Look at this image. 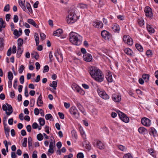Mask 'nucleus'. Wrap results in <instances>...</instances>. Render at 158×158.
Here are the masks:
<instances>
[{
	"label": "nucleus",
	"instance_id": "5fc2aeb1",
	"mask_svg": "<svg viewBox=\"0 0 158 158\" xmlns=\"http://www.w3.org/2000/svg\"><path fill=\"white\" fill-rule=\"evenodd\" d=\"M52 116L51 114H48L46 115L45 116V119L47 120L51 118H52Z\"/></svg>",
	"mask_w": 158,
	"mask_h": 158
},
{
	"label": "nucleus",
	"instance_id": "f03ea898",
	"mask_svg": "<svg viewBox=\"0 0 158 158\" xmlns=\"http://www.w3.org/2000/svg\"><path fill=\"white\" fill-rule=\"evenodd\" d=\"M70 41L76 45H80L82 42V38L77 33L72 32L69 34Z\"/></svg>",
	"mask_w": 158,
	"mask_h": 158
},
{
	"label": "nucleus",
	"instance_id": "09e8293b",
	"mask_svg": "<svg viewBox=\"0 0 158 158\" xmlns=\"http://www.w3.org/2000/svg\"><path fill=\"white\" fill-rule=\"evenodd\" d=\"M24 68H25L24 66L23 65H21L20 66V67L19 69V73L20 74L22 73L23 70H24Z\"/></svg>",
	"mask_w": 158,
	"mask_h": 158
},
{
	"label": "nucleus",
	"instance_id": "6e6d98bb",
	"mask_svg": "<svg viewBox=\"0 0 158 158\" xmlns=\"http://www.w3.org/2000/svg\"><path fill=\"white\" fill-rule=\"evenodd\" d=\"M77 92L78 93L81 95H84L85 93V91L81 88L79 89Z\"/></svg>",
	"mask_w": 158,
	"mask_h": 158
},
{
	"label": "nucleus",
	"instance_id": "9b49d317",
	"mask_svg": "<svg viewBox=\"0 0 158 158\" xmlns=\"http://www.w3.org/2000/svg\"><path fill=\"white\" fill-rule=\"evenodd\" d=\"M93 145L94 146H96L98 148L101 150L104 149L105 147L104 144L100 140H98L97 141L96 143H94Z\"/></svg>",
	"mask_w": 158,
	"mask_h": 158
},
{
	"label": "nucleus",
	"instance_id": "6ab92c4d",
	"mask_svg": "<svg viewBox=\"0 0 158 158\" xmlns=\"http://www.w3.org/2000/svg\"><path fill=\"white\" fill-rule=\"evenodd\" d=\"M63 33V31L62 29H58L56 31H54L53 35L55 36H60Z\"/></svg>",
	"mask_w": 158,
	"mask_h": 158
},
{
	"label": "nucleus",
	"instance_id": "e2e57ef3",
	"mask_svg": "<svg viewBox=\"0 0 158 158\" xmlns=\"http://www.w3.org/2000/svg\"><path fill=\"white\" fill-rule=\"evenodd\" d=\"M37 152L36 151H34L32 155V158H37Z\"/></svg>",
	"mask_w": 158,
	"mask_h": 158
},
{
	"label": "nucleus",
	"instance_id": "774afa93",
	"mask_svg": "<svg viewBox=\"0 0 158 158\" xmlns=\"http://www.w3.org/2000/svg\"><path fill=\"white\" fill-rule=\"evenodd\" d=\"M32 127L33 129H37L38 127V125L35 122L32 124Z\"/></svg>",
	"mask_w": 158,
	"mask_h": 158
},
{
	"label": "nucleus",
	"instance_id": "72a5a7b5",
	"mask_svg": "<svg viewBox=\"0 0 158 158\" xmlns=\"http://www.w3.org/2000/svg\"><path fill=\"white\" fill-rule=\"evenodd\" d=\"M61 54V52L59 51L57 49L56 51L54 53V55L56 57L57 60H59V56L60 54Z\"/></svg>",
	"mask_w": 158,
	"mask_h": 158
},
{
	"label": "nucleus",
	"instance_id": "338daca9",
	"mask_svg": "<svg viewBox=\"0 0 158 158\" xmlns=\"http://www.w3.org/2000/svg\"><path fill=\"white\" fill-rule=\"evenodd\" d=\"M10 17V15L9 14H8L6 15V19L7 21H9Z\"/></svg>",
	"mask_w": 158,
	"mask_h": 158
},
{
	"label": "nucleus",
	"instance_id": "bf43d9fd",
	"mask_svg": "<svg viewBox=\"0 0 158 158\" xmlns=\"http://www.w3.org/2000/svg\"><path fill=\"white\" fill-rule=\"evenodd\" d=\"M58 114L59 115L60 118L61 119H64V114L61 112H58Z\"/></svg>",
	"mask_w": 158,
	"mask_h": 158
},
{
	"label": "nucleus",
	"instance_id": "4c0bfd02",
	"mask_svg": "<svg viewBox=\"0 0 158 158\" xmlns=\"http://www.w3.org/2000/svg\"><path fill=\"white\" fill-rule=\"evenodd\" d=\"M39 121L41 126H43L44 125L45 121L44 118H40L39 119Z\"/></svg>",
	"mask_w": 158,
	"mask_h": 158
},
{
	"label": "nucleus",
	"instance_id": "6e6552de",
	"mask_svg": "<svg viewBox=\"0 0 158 158\" xmlns=\"http://www.w3.org/2000/svg\"><path fill=\"white\" fill-rule=\"evenodd\" d=\"M141 122L143 125L147 127H149L151 124V120L145 117L141 119Z\"/></svg>",
	"mask_w": 158,
	"mask_h": 158
},
{
	"label": "nucleus",
	"instance_id": "f3484780",
	"mask_svg": "<svg viewBox=\"0 0 158 158\" xmlns=\"http://www.w3.org/2000/svg\"><path fill=\"white\" fill-rule=\"evenodd\" d=\"M106 78L108 81L109 82H111L113 81L112 74L111 73L108 71L106 76Z\"/></svg>",
	"mask_w": 158,
	"mask_h": 158
},
{
	"label": "nucleus",
	"instance_id": "412c9836",
	"mask_svg": "<svg viewBox=\"0 0 158 158\" xmlns=\"http://www.w3.org/2000/svg\"><path fill=\"white\" fill-rule=\"evenodd\" d=\"M138 131L140 134H145L148 132L147 130L144 127H141L139 128Z\"/></svg>",
	"mask_w": 158,
	"mask_h": 158
},
{
	"label": "nucleus",
	"instance_id": "a211bd4d",
	"mask_svg": "<svg viewBox=\"0 0 158 158\" xmlns=\"http://www.w3.org/2000/svg\"><path fill=\"white\" fill-rule=\"evenodd\" d=\"M25 0H19V4L21 8L24 11L26 10V7L24 5Z\"/></svg>",
	"mask_w": 158,
	"mask_h": 158
},
{
	"label": "nucleus",
	"instance_id": "a18cd8bd",
	"mask_svg": "<svg viewBox=\"0 0 158 158\" xmlns=\"http://www.w3.org/2000/svg\"><path fill=\"white\" fill-rule=\"evenodd\" d=\"M152 52L150 50H147L146 52V54L148 57H151L152 55Z\"/></svg>",
	"mask_w": 158,
	"mask_h": 158
},
{
	"label": "nucleus",
	"instance_id": "5701e85b",
	"mask_svg": "<svg viewBox=\"0 0 158 158\" xmlns=\"http://www.w3.org/2000/svg\"><path fill=\"white\" fill-rule=\"evenodd\" d=\"M124 52L127 55L131 56H132V53L133 52L131 49L129 48H127L124 50Z\"/></svg>",
	"mask_w": 158,
	"mask_h": 158
},
{
	"label": "nucleus",
	"instance_id": "1a4fd4ad",
	"mask_svg": "<svg viewBox=\"0 0 158 158\" xmlns=\"http://www.w3.org/2000/svg\"><path fill=\"white\" fill-rule=\"evenodd\" d=\"M97 90L99 95L102 98L105 100L109 99V96L106 94L105 92L101 91L99 89H98Z\"/></svg>",
	"mask_w": 158,
	"mask_h": 158
},
{
	"label": "nucleus",
	"instance_id": "cd10ccee",
	"mask_svg": "<svg viewBox=\"0 0 158 158\" xmlns=\"http://www.w3.org/2000/svg\"><path fill=\"white\" fill-rule=\"evenodd\" d=\"M31 56L32 57H34L36 60H38L39 58V56L38 53L35 52L31 53Z\"/></svg>",
	"mask_w": 158,
	"mask_h": 158
},
{
	"label": "nucleus",
	"instance_id": "a19ab883",
	"mask_svg": "<svg viewBox=\"0 0 158 158\" xmlns=\"http://www.w3.org/2000/svg\"><path fill=\"white\" fill-rule=\"evenodd\" d=\"M37 139L39 141H41L43 139V137L42 134L40 133L38 134L37 136Z\"/></svg>",
	"mask_w": 158,
	"mask_h": 158
},
{
	"label": "nucleus",
	"instance_id": "e433bc0d",
	"mask_svg": "<svg viewBox=\"0 0 158 158\" xmlns=\"http://www.w3.org/2000/svg\"><path fill=\"white\" fill-rule=\"evenodd\" d=\"M27 4H26V7L27 9L28 10L29 12L31 13H32V10L31 9V5L29 3L26 2Z\"/></svg>",
	"mask_w": 158,
	"mask_h": 158
},
{
	"label": "nucleus",
	"instance_id": "8fccbe9b",
	"mask_svg": "<svg viewBox=\"0 0 158 158\" xmlns=\"http://www.w3.org/2000/svg\"><path fill=\"white\" fill-rule=\"evenodd\" d=\"M10 10V5L9 4H7L4 7L3 10L4 11L7 12Z\"/></svg>",
	"mask_w": 158,
	"mask_h": 158
},
{
	"label": "nucleus",
	"instance_id": "79ce46f5",
	"mask_svg": "<svg viewBox=\"0 0 158 158\" xmlns=\"http://www.w3.org/2000/svg\"><path fill=\"white\" fill-rule=\"evenodd\" d=\"M14 35L17 36V38L19 37L21 35V34H19L17 29H15L14 30L13 32Z\"/></svg>",
	"mask_w": 158,
	"mask_h": 158
},
{
	"label": "nucleus",
	"instance_id": "a878e982",
	"mask_svg": "<svg viewBox=\"0 0 158 158\" xmlns=\"http://www.w3.org/2000/svg\"><path fill=\"white\" fill-rule=\"evenodd\" d=\"M147 28L148 31L150 33H154L155 31L153 28L150 25L147 24Z\"/></svg>",
	"mask_w": 158,
	"mask_h": 158
},
{
	"label": "nucleus",
	"instance_id": "0e129e2a",
	"mask_svg": "<svg viewBox=\"0 0 158 158\" xmlns=\"http://www.w3.org/2000/svg\"><path fill=\"white\" fill-rule=\"evenodd\" d=\"M40 37L42 40H44L46 38L45 35L43 33H40Z\"/></svg>",
	"mask_w": 158,
	"mask_h": 158
},
{
	"label": "nucleus",
	"instance_id": "49530a36",
	"mask_svg": "<svg viewBox=\"0 0 158 158\" xmlns=\"http://www.w3.org/2000/svg\"><path fill=\"white\" fill-rule=\"evenodd\" d=\"M123 158H133V157L130 153H128L125 154L123 156Z\"/></svg>",
	"mask_w": 158,
	"mask_h": 158
},
{
	"label": "nucleus",
	"instance_id": "423d86ee",
	"mask_svg": "<svg viewBox=\"0 0 158 158\" xmlns=\"http://www.w3.org/2000/svg\"><path fill=\"white\" fill-rule=\"evenodd\" d=\"M101 35L102 37L106 40H109L111 38V34L106 30L102 31L101 32Z\"/></svg>",
	"mask_w": 158,
	"mask_h": 158
},
{
	"label": "nucleus",
	"instance_id": "473e14b6",
	"mask_svg": "<svg viewBox=\"0 0 158 158\" xmlns=\"http://www.w3.org/2000/svg\"><path fill=\"white\" fill-rule=\"evenodd\" d=\"M72 87L73 90L76 91L77 92L80 88V87L77 85L75 84L73 85Z\"/></svg>",
	"mask_w": 158,
	"mask_h": 158
},
{
	"label": "nucleus",
	"instance_id": "f257e3e1",
	"mask_svg": "<svg viewBox=\"0 0 158 158\" xmlns=\"http://www.w3.org/2000/svg\"><path fill=\"white\" fill-rule=\"evenodd\" d=\"M91 77L97 81L101 82L104 80V76L102 72L96 67H92L89 70Z\"/></svg>",
	"mask_w": 158,
	"mask_h": 158
},
{
	"label": "nucleus",
	"instance_id": "7ed1b4c3",
	"mask_svg": "<svg viewBox=\"0 0 158 158\" xmlns=\"http://www.w3.org/2000/svg\"><path fill=\"white\" fill-rule=\"evenodd\" d=\"M77 19V17L73 10H70L68 12V16L66 18V20L68 23H73Z\"/></svg>",
	"mask_w": 158,
	"mask_h": 158
},
{
	"label": "nucleus",
	"instance_id": "37998d69",
	"mask_svg": "<svg viewBox=\"0 0 158 158\" xmlns=\"http://www.w3.org/2000/svg\"><path fill=\"white\" fill-rule=\"evenodd\" d=\"M23 52V49L17 50V56L18 58H19Z\"/></svg>",
	"mask_w": 158,
	"mask_h": 158
},
{
	"label": "nucleus",
	"instance_id": "2f4dec72",
	"mask_svg": "<svg viewBox=\"0 0 158 158\" xmlns=\"http://www.w3.org/2000/svg\"><path fill=\"white\" fill-rule=\"evenodd\" d=\"M34 36L36 45V46H37L39 43V38L38 34L37 33H35V34Z\"/></svg>",
	"mask_w": 158,
	"mask_h": 158
},
{
	"label": "nucleus",
	"instance_id": "ea45409f",
	"mask_svg": "<svg viewBox=\"0 0 158 158\" xmlns=\"http://www.w3.org/2000/svg\"><path fill=\"white\" fill-rule=\"evenodd\" d=\"M7 138H8L9 136V133L10 132V129L8 128H5L4 129Z\"/></svg>",
	"mask_w": 158,
	"mask_h": 158
},
{
	"label": "nucleus",
	"instance_id": "4be33fe9",
	"mask_svg": "<svg viewBox=\"0 0 158 158\" xmlns=\"http://www.w3.org/2000/svg\"><path fill=\"white\" fill-rule=\"evenodd\" d=\"M27 22L29 23L35 27L38 28V26L33 19H28Z\"/></svg>",
	"mask_w": 158,
	"mask_h": 158
},
{
	"label": "nucleus",
	"instance_id": "b1692460",
	"mask_svg": "<svg viewBox=\"0 0 158 158\" xmlns=\"http://www.w3.org/2000/svg\"><path fill=\"white\" fill-rule=\"evenodd\" d=\"M112 29L113 30L114 32H118L120 30V27L117 24H115L113 25L112 27Z\"/></svg>",
	"mask_w": 158,
	"mask_h": 158
},
{
	"label": "nucleus",
	"instance_id": "4d7b16f0",
	"mask_svg": "<svg viewBox=\"0 0 158 158\" xmlns=\"http://www.w3.org/2000/svg\"><path fill=\"white\" fill-rule=\"evenodd\" d=\"M19 81L20 83L21 84H23L24 82V77L23 75H22L20 76L19 79Z\"/></svg>",
	"mask_w": 158,
	"mask_h": 158
},
{
	"label": "nucleus",
	"instance_id": "f704fd0d",
	"mask_svg": "<svg viewBox=\"0 0 158 158\" xmlns=\"http://www.w3.org/2000/svg\"><path fill=\"white\" fill-rule=\"evenodd\" d=\"M118 148L119 150L124 152L126 151L127 150L126 147L121 145H119L118 146Z\"/></svg>",
	"mask_w": 158,
	"mask_h": 158
},
{
	"label": "nucleus",
	"instance_id": "69168bd1",
	"mask_svg": "<svg viewBox=\"0 0 158 158\" xmlns=\"http://www.w3.org/2000/svg\"><path fill=\"white\" fill-rule=\"evenodd\" d=\"M2 108L4 111H6V112H7V111L8 110L7 107L6 105L4 104L2 105Z\"/></svg>",
	"mask_w": 158,
	"mask_h": 158
},
{
	"label": "nucleus",
	"instance_id": "ddd939ff",
	"mask_svg": "<svg viewBox=\"0 0 158 158\" xmlns=\"http://www.w3.org/2000/svg\"><path fill=\"white\" fill-rule=\"evenodd\" d=\"M84 60L87 62L91 61L92 60V56L91 55L88 53L84 54L83 56Z\"/></svg>",
	"mask_w": 158,
	"mask_h": 158
},
{
	"label": "nucleus",
	"instance_id": "c85d7f7f",
	"mask_svg": "<svg viewBox=\"0 0 158 158\" xmlns=\"http://www.w3.org/2000/svg\"><path fill=\"white\" fill-rule=\"evenodd\" d=\"M4 45V41L3 38H0V50L2 51Z\"/></svg>",
	"mask_w": 158,
	"mask_h": 158
},
{
	"label": "nucleus",
	"instance_id": "393cba45",
	"mask_svg": "<svg viewBox=\"0 0 158 158\" xmlns=\"http://www.w3.org/2000/svg\"><path fill=\"white\" fill-rule=\"evenodd\" d=\"M149 132L150 135L154 136L156 135L157 131L154 128L151 127L149 129Z\"/></svg>",
	"mask_w": 158,
	"mask_h": 158
},
{
	"label": "nucleus",
	"instance_id": "864d4df0",
	"mask_svg": "<svg viewBox=\"0 0 158 158\" xmlns=\"http://www.w3.org/2000/svg\"><path fill=\"white\" fill-rule=\"evenodd\" d=\"M49 70V67L48 65H45L44 67L43 72L45 73L48 72Z\"/></svg>",
	"mask_w": 158,
	"mask_h": 158
},
{
	"label": "nucleus",
	"instance_id": "20e7f679",
	"mask_svg": "<svg viewBox=\"0 0 158 158\" xmlns=\"http://www.w3.org/2000/svg\"><path fill=\"white\" fill-rule=\"evenodd\" d=\"M69 111L71 114L74 116L75 118H78L79 117V113L75 106H72L69 109Z\"/></svg>",
	"mask_w": 158,
	"mask_h": 158
},
{
	"label": "nucleus",
	"instance_id": "3c124183",
	"mask_svg": "<svg viewBox=\"0 0 158 158\" xmlns=\"http://www.w3.org/2000/svg\"><path fill=\"white\" fill-rule=\"evenodd\" d=\"M79 7L81 8L84 9L87 8V5L81 3L79 5Z\"/></svg>",
	"mask_w": 158,
	"mask_h": 158
},
{
	"label": "nucleus",
	"instance_id": "0eeeda50",
	"mask_svg": "<svg viewBox=\"0 0 158 158\" xmlns=\"http://www.w3.org/2000/svg\"><path fill=\"white\" fill-rule=\"evenodd\" d=\"M124 42L130 45H132L133 43L131 38L128 35H124L123 37Z\"/></svg>",
	"mask_w": 158,
	"mask_h": 158
},
{
	"label": "nucleus",
	"instance_id": "4468645a",
	"mask_svg": "<svg viewBox=\"0 0 158 158\" xmlns=\"http://www.w3.org/2000/svg\"><path fill=\"white\" fill-rule=\"evenodd\" d=\"M112 98L113 100L115 102H119L121 99V96L116 94H113Z\"/></svg>",
	"mask_w": 158,
	"mask_h": 158
},
{
	"label": "nucleus",
	"instance_id": "c03bdc74",
	"mask_svg": "<svg viewBox=\"0 0 158 158\" xmlns=\"http://www.w3.org/2000/svg\"><path fill=\"white\" fill-rule=\"evenodd\" d=\"M23 40L21 38H19L18 40V45L22 46L23 44Z\"/></svg>",
	"mask_w": 158,
	"mask_h": 158
},
{
	"label": "nucleus",
	"instance_id": "dca6fc26",
	"mask_svg": "<svg viewBox=\"0 0 158 158\" xmlns=\"http://www.w3.org/2000/svg\"><path fill=\"white\" fill-rule=\"evenodd\" d=\"M77 106L80 110L84 115H86V112L82 106L79 103H77Z\"/></svg>",
	"mask_w": 158,
	"mask_h": 158
},
{
	"label": "nucleus",
	"instance_id": "052dcab7",
	"mask_svg": "<svg viewBox=\"0 0 158 158\" xmlns=\"http://www.w3.org/2000/svg\"><path fill=\"white\" fill-rule=\"evenodd\" d=\"M59 62H62L63 60V56L62 54H60L59 56V60H57Z\"/></svg>",
	"mask_w": 158,
	"mask_h": 158
},
{
	"label": "nucleus",
	"instance_id": "f8f14e48",
	"mask_svg": "<svg viewBox=\"0 0 158 158\" xmlns=\"http://www.w3.org/2000/svg\"><path fill=\"white\" fill-rule=\"evenodd\" d=\"M93 25L98 28H102L103 27V24L101 21H97L93 22Z\"/></svg>",
	"mask_w": 158,
	"mask_h": 158
},
{
	"label": "nucleus",
	"instance_id": "603ef678",
	"mask_svg": "<svg viewBox=\"0 0 158 158\" xmlns=\"http://www.w3.org/2000/svg\"><path fill=\"white\" fill-rule=\"evenodd\" d=\"M83 154L82 152L78 153L77 155V158H84Z\"/></svg>",
	"mask_w": 158,
	"mask_h": 158
},
{
	"label": "nucleus",
	"instance_id": "680f3d73",
	"mask_svg": "<svg viewBox=\"0 0 158 158\" xmlns=\"http://www.w3.org/2000/svg\"><path fill=\"white\" fill-rule=\"evenodd\" d=\"M24 94L25 96L26 97H28L29 96V94L28 93V91L27 90V87H26L25 88Z\"/></svg>",
	"mask_w": 158,
	"mask_h": 158
},
{
	"label": "nucleus",
	"instance_id": "13d9d810",
	"mask_svg": "<svg viewBox=\"0 0 158 158\" xmlns=\"http://www.w3.org/2000/svg\"><path fill=\"white\" fill-rule=\"evenodd\" d=\"M14 21L15 23H17L18 21L19 18L18 16L16 15H14Z\"/></svg>",
	"mask_w": 158,
	"mask_h": 158
},
{
	"label": "nucleus",
	"instance_id": "2eb2a0df",
	"mask_svg": "<svg viewBox=\"0 0 158 158\" xmlns=\"http://www.w3.org/2000/svg\"><path fill=\"white\" fill-rule=\"evenodd\" d=\"M5 105H6V106H7L8 107V110L9 111L6 112V114L7 115L9 116L13 112V108L8 103H6Z\"/></svg>",
	"mask_w": 158,
	"mask_h": 158
},
{
	"label": "nucleus",
	"instance_id": "aec40b11",
	"mask_svg": "<svg viewBox=\"0 0 158 158\" xmlns=\"http://www.w3.org/2000/svg\"><path fill=\"white\" fill-rule=\"evenodd\" d=\"M42 96L41 94H40L39 96L37 101V104L38 106H41L43 104V102L42 100Z\"/></svg>",
	"mask_w": 158,
	"mask_h": 158
},
{
	"label": "nucleus",
	"instance_id": "58836bf2",
	"mask_svg": "<svg viewBox=\"0 0 158 158\" xmlns=\"http://www.w3.org/2000/svg\"><path fill=\"white\" fill-rule=\"evenodd\" d=\"M138 23L139 25L140 26H142L144 24V20L142 19H138Z\"/></svg>",
	"mask_w": 158,
	"mask_h": 158
},
{
	"label": "nucleus",
	"instance_id": "7c9ffc66",
	"mask_svg": "<svg viewBox=\"0 0 158 158\" xmlns=\"http://www.w3.org/2000/svg\"><path fill=\"white\" fill-rule=\"evenodd\" d=\"M142 77L146 82H147L149 80V75L148 74H144L142 75Z\"/></svg>",
	"mask_w": 158,
	"mask_h": 158
},
{
	"label": "nucleus",
	"instance_id": "c756f323",
	"mask_svg": "<svg viewBox=\"0 0 158 158\" xmlns=\"http://www.w3.org/2000/svg\"><path fill=\"white\" fill-rule=\"evenodd\" d=\"M57 82L56 81H53L52 82V84H50L49 86L50 87H52L53 89L56 90V87L57 86Z\"/></svg>",
	"mask_w": 158,
	"mask_h": 158
},
{
	"label": "nucleus",
	"instance_id": "9d476101",
	"mask_svg": "<svg viewBox=\"0 0 158 158\" xmlns=\"http://www.w3.org/2000/svg\"><path fill=\"white\" fill-rule=\"evenodd\" d=\"M144 12L147 17L151 18L152 16L151 9L148 6L146 7L144 9Z\"/></svg>",
	"mask_w": 158,
	"mask_h": 158
},
{
	"label": "nucleus",
	"instance_id": "c9c22d12",
	"mask_svg": "<svg viewBox=\"0 0 158 158\" xmlns=\"http://www.w3.org/2000/svg\"><path fill=\"white\" fill-rule=\"evenodd\" d=\"M7 77L9 80H12L13 78V76L11 71H10L8 72Z\"/></svg>",
	"mask_w": 158,
	"mask_h": 158
},
{
	"label": "nucleus",
	"instance_id": "de8ad7c7",
	"mask_svg": "<svg viewBox=\"0 0 158 158\" xmlns=\"http://www.w3.org/2000/svg\"><path fill=\"white\" fill-rule=\"evenodd\" d=\"M27 138H24L23 139V141L22 143L23 146L24 147H27Z\"/></svg>",
	"mask_w": 158,
	"mask_h": 158
},
{
	"label": "nucleus",
	"instance_id": "bb28decb",
	"mask_svg": "<svg viewBox=\"0 0 158 158\" xmlns=\"http://www.w3.org/2000/svg\"><path fill=\"white\" fill-rule=\"evenodd\" d=\"M135 46L137 49L140 52H142L143 51V47L139 44H135Z\"/></svg>",
	"mask_w": 158,
	"mask_h": 158
},
{
	"label": "nucleus",
	"instance_id": "39448f33",
	"mask_svg": "<svg viewBox=\"0 0 158 158\" xmlns=\"http://www.w3.org/2000/svg\"><path fill=\"white\" fill-rule=\"evenodd\" d=\"M117 113L119 116V118L122 121L125 123H127L129 122V118L124 113L119 111H117Z\"/></svg>",
	"mask_w": 158,
	"mask_h": 158
}]
</instances>
